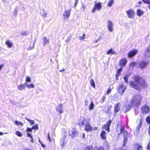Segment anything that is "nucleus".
Returning a JSON list of instances; mask_svg holds the SVG:
<instances>
[{
  "label": "nucleus",
  "mask_w": 150,
  "mask_h": 150,
  "mask_svg": "<svg viewBox=\"0 0 150 150\" xmlns=\"http://www.w3.org/2000/svg\"><path fill=\"white\" fill-rule=\"evenodd\" d=\"M85 130L86 131H91L93 130V127L89 124H87L85 125Z\"/></svg>",
  "instance_id": "a211bd4d"
},
{
  "label": "nucleus",
  "mask_w": 150,
  "mask_h": 150,
  "mask_svg": "<svg viewBox=\"0 0 150 150\" xmlns=\"http://www.w3.org/2000/svg\"><path fill=\"white\" fill-rule=\"evenodd\" d=\"M129 76L127 75H125L124 77V79L125 81V82L127 83L128 82V78Z\"/></svg>",
  "instance_id": "58836bf2"
},
{
  "label": "nucleus",
  "mask_w": 150,
  "mask_h": 150,
  "mask_svg": "<svg viewBox=\"0 0 150 150\" xmlns=\"http://www.w3.org/2000/svg\"><path fill=\"white\" fill-rule=\"evenodd\" d=\"M120 133H122L124 134V140L123 146H125L127 141L128 132H121Z\"/></svg>",
  "instance_id": "9d476101"
},
{
  "label": "nucleus",
  "mask_w": 150,
  "mask_h": 150,
  "mask_svg": "<svg viewBox=\"0 0 150 150\" xmlns=\"http://www.w3.org/2000/svg\"><path fill=\"white\" fill-rule=\"evenodd\" d=\"M84 119L83 118H81L79 120V125L80 126H81L84 124Z\"/></svg>",
  "instance_id": "c756f323"
},
{
  "label": "nucleus",
  "mask_w": 150,
  "mask_h": 150,
  "mask_svg": "<svg viewBox=\"0 0 150 150\" xmlns=\"http://www.w3.org/2000/svg\"><path fill=\"white\" fill-rule=\"evenodd\" d=\"M145 55L147 57L150 56V47H149L147 48Z\"/></svg>",
  "instance_id": "473e14b6"
},
{
  "label": "nucleus",
  "mask_w": 150,
  "mask_h": 150,
  "mask_svg": "<svg viewBox=\"0 0 150 150\" xmlns=\"http://www.w3.org/2000/svg\"><path fill=\"white\" fill-rule=\"evenodd\" d=\"M102 37L101 36H100L98 39V40H101Z\"/></svg>",
  "instance_id": "e2e57ef3"
},
{
  "label": "nucleus",
  "mask_w": 150,
  "mask_h": 150,
  "mask_svg": "<svg viewBox=\"0 0 150 150\" xmlns=\"http://www.w3.org/2000/svg\"><path fill=\"white\" fill-rule=\"evenodd\" d=\"M105 98V96H103V99H102V100H103V102L104 101Z\"/></svg>",
  "instance_id": "bf43d9fd"
},
{
  "label": "nucleus",
  "mask_w": 150,
  "mask_h": 150,
  "mask_svg": "<svg viewBox=\"0 0 150 150\" xmlns=\"http://www.w3.org/2000/svg\"><path fill=\"white\" fill-rule=\"evenodd\" d=\"M105 132H101L100 134L101 137L102 139L105 140L106 139Z\"/></svg>",
  "instance_id": "7c9ffc66"
},
{
  "label": "nucleus",
  "mask_w": 150,
  "mask_h": 150,
  "mask_svg": "<svg viewBox=\"0 0 150 150\" xmlns=\"http://www.w3.org/2000/svg\"><path fill=\"white\" fill-rule=\"evenodd\" d=\"M71 10L70 9L64 11L62 15L64 19H67L70 16Z\"/></svg>",
  "instance_id": "1a4fd4ad"
},
{
  "label": "nucleus",
  "mask_w": 150,
  "mask_h": 150,
  "mask_svg": "<svg viewBox=\"0 0 150 150\" xmlns=\"http://www.w3.org/2000/svg\"><path fill=\"white\" fill-rule=\"evenodd\" d=\"M122 67L120 68L117 71V73L116 74L115 76H116V78L117 80L118 79V77L119 76L121 72V71L122 70Z\"/></svg>",
  "instance_id": "a878e982"
},
{
  "label": "nucleus",
  "mask_w": 150,
  "mask_h": 150,
  "mask_svg": "<svg viewBox=\"0 0 150 150\" xmlns=\"http://www.w3.org/2000/svg\"><path fill=\"white\" fill-rule=\"evenodd\" d=\"M128 17L131 19L134 18L135 16V12L132 9H129L126 11Z\"/></svg>",
  "instance_id": "423d86ee"
},
{
  "label": "nucleus",
  "mask_w": 150,
  "mask_h": 150,
  "mask_svg": "<svg viewBox=\"0 0 150 150\" xmlns=\"http://www.w3.org/2000/svg\"><path fill=\"white\" fill-rule=\"evenodd\" d=\"M135 64L136 63L135 62H132L130 63L129 66L130 67H133L135 66Z\"/></svg>",
  "instance_id": "c03bdc74"
},
{
  "label": "nucleus",
  "mask_w": 150,
  "mask_h": 150,
  "mask_svg": "<svg viewBox=\"0 0 150 150\" xmlns=\"http://www.w3.org/2000/svg\"><path fill=\"white\" fill-rule=\"evenodd\" d=\"M107 54H116V52L113 51L112 49H111L108 50L106 52Z\"/></svg>",
  "instance_id": "c85d7f7f"
},
{
  "label": "nucleus",
  "mask_w": 150,
  "mask_h": 150,
  "mask_svg": "<svg viewBox=\"0 0 150 150\" xmlns=\"http://www.w3.org/2000/svg\"><path fill=\"white\" fill-rule=\"evenodd\" d=\"M132 104L131 103L130 104H129L126 105L125 107L123 108V110L125 113H126L132 107Z\"/></svg>",
  "instance_id": "dca6fc26"
},
{
  "label": "nucleus",
  "mask_w": 150,
  "mask_h": 150,
  "mask_svg": "<svg viewBox=\"0 0 150 150\" xmlns=\"http://www.w3.org/2000/svg\"><path fill=\"white\" fill-rule=\"evenodd\" d=\"M47 137L48 140L50 142L51 141V139L50 136V134L49 133H48L47 134Z\"/></svg>",
  "instance_id": "8fccbe9b"
},
{
  "label": "nucleus",
  "mask_w": 150,
  "mask_h": 150,
  "mask_svg": "<svg viewBox=\"0 0 150 150\" xmlns=\"http://www.w3.org/2000/svg\"><path fill=\"white\" fill-rule=\"evenodd\" d=\"M83 150H93V146L92 145L87 146L84 148Z\"/></svg>",
  "instance_id": "bb28decb"
},
{
  "label": "nucleus",
  "mask_w": 150,
  "mask_h": 150,
  "mask_svg": "<svg viewBox=\"0 0 150 150\" xmlns=\"http://www.w3.org/2000/svg\"><path fill=\"white\" fill-rule=\"evenodd\" d=\"M16 134L18 137H21L22 136V134L20 132H16Z\"/></svg>",
  "instance_id": "49530a36"
},
{
  "label": "nucleus",
  "mask_w": 150,
  "mask_h": 150,
  "mask_svg": "<svg viewBox=\"0 0 150 150\" xmlns=\"http://www.w3.org/2000/svg\"><path fill=\"white\" fill-rule=\"evenodd\" d=\"M118 92L122 95L125 91L126 86L124 85L123 83L119 84L118 86Z\"/></svg>",
  "instance_id": "20e7f679"
},
{
  "label": "nucleus",
  "mask_w": 150,
  "mask_h": 150,
  "mask_svg": "<svg viewBox=\"0 0 150 150\" xmlns=\"http://www.w3.org/2000/svg\"><path fill=\"white\" fill-rule=\"evenodd\" d=\"M127 61L125 58L122 59L120 60L119 65L120 66L123 67L126 64Z\"/></svg>",
  "instance_id": "aec40b11"
},
{
  "label": "nucleus",
  "mask_w": 150,
  "mask_h": 150,
  "mask_svg": "<svg viewBox=\"0 0 150 150\" xmlns=\"http://www.w3.org/2000/svg\"><path fill=\"white\" fill-rule=\"evenodd\" d=\"M113 150H127V149H123L121 147H119L115 148Z\"/></svg>",
  "instance_id": "a18cd8bd"
},
{
  "label": "nucleus",
  "mask_w": 150,
  "mask_h": 150,
  "mask_svg": "<svg viewBox=\"0 0 150 150\" xmlns=\"http://www.w3.org/2000/svg\"><path fill=\"white\" fill-rule=\"evenodd\" d=\"M33 129L35 130L38 129V125L36 124L33 126L31 128H28L27 129L26 131H31Z\"/></svg>",
  "instance_id": "f3484780"
},
{
  "label": "nucleus",
  "mask_w": 150,
  "mask_h": 150,
  "mask_svg": "<svg viewBox=\"0 0 150 150\" xmlns=\"http://www.w3.org/2000/svg\"><path fill=\"white\" fill-rule=\"evenodd\" d=\"M98 41H99V40H98L97 39V40H96L95 41V42H95V43H96V42H97Z\"/></svg>",
  "instance_id": "774afa93"
},
{
  "label": "nucleus",
  "mask_w": 150,
  "mask_h": 150,
  "mask_svg": "<svg viewBox=\"0 0 150 150\" xmlns=\"http://www.w3.org/2000/svg\"><path fill=\"white\" fill-rule=\"evenodd\" d=\"M147 149L148 150H150V140L147 144Z\"/></svg>",
  "instance_id": "3c124183"
},
{
  "label": "nucleus",
  "mask_w": 150,
  "mask_h": 150,
  "mask_svg": "<svg viewBox=\"0 0 150 150\" xmlns=\"http://www.w3.org/2000/svg\"><path fill=\"white\" fill-rule=\"evenodd\" d=\"M94 105L92 101H91V103L89 106V108L90 110H92L94 107Z\"/></svg>",
  "instance_id": "2f4dec72"
},
{
  "label": "nucleus",
  "mask_w": 150,
  "mask_h": 150,
  "mask_svg": "<svg viewBox=\"0 0 150 150\" xmlns=\"http://www.w3.org/2000/svg\"><path fill=\"white\" fill-rule=\"evenodd\" d=\"M97 127H96L94 128L93 129V130H94L95 131V130H97Z\"/></svg>",
  "instance_id": "69168bd1"
},
{
  "label": "nucleus",
  "mask_w": 150,
  "mask_h": 150,
  "mask_svg": "<svg viewBox=\"0 0 150 150\" xmlns=\"http://www.w3.org/2000/svg\"><path fill=\"white\" fill-rule=\"evenodd\" d=\"M88 101L86 100L85 101V105L86 106H87V105H88Z\"/></svg>",
  "instance_id": "4d7b16f0"
},
{
  "label": "nucleus",
  "mask_w": 150,
  "mask_h": 150,
  "mask_svg": "<svg viewBox=\"0 0 150 150\" xmlns=\"http://www.w3.org/2000/svg\"><path fill=\"white\" fill-rule=\"evenodd\" d=\"M25 84L26 85L27 87L29 88H33L34 87V86L33 83L29 84L28 83L25 82Z\"/></svg>",
  "instance_id": "cd10ccee"
},
{
  "label": "nucleus",
  "mask_w": 150,
  "mask_h": 150,
  "mask_svg": "<svg viewBox=\"0 0 150 150\" xmlns=\"http://www.w3.org/2000/svg\"><path fill=\"white\" fill-rule=\"evenodd\" d=\"M39 142L41 144V146L43 147V148H45L46 147L45 145L43 144L39 140Z\"/></svg>",
  "instance_id": "5fc2aeb1"
},
{
  "label": "nucleus",
  "mask_w": 150,
  "mask_h": 150,
  "mask_svg": "<svg viewBox=\"0 0 150 150\" xmlns=\"http://www.w3.org/2000/svg\"><path fill=\"white\" fill-rule=\"evenodd\" d=\"M114 0H109L107 3L108 6L110 7L113 4Z\"/></svg>",
  "instance_id": "72a5a7b5"
},
{
  "label": "nucleus",
  "mask_w": 150,
  "mask_h": 150,
  "mask_svg": "<svg viewBox=\"0 0 150 150\" xmlns=\"http://www.w3.org/2000/svg\"><path fill=\"white\" fill-rule=\"evenodd\" d=\"M25 119L28 121L29 122L31 125H33L35 124V122L34 121L30 120L27 117H26Z\"/></svg>",
  "instance_id": "f704fd0d"
},
{
  "label": "nucleus",
  "mask_w": 150,
  "mask_h": 150,
  "mask_svg": "<svg viewBox=\"0 0 150 150\" xmlns=\"http://www.w3.org/2000/svg\"><path fill=\"white\" fill-rule=\"evenodd\" d=\"M63 105L62 104L59 105L56 108V110L59 113L62 114L63 112V111L62 110Z\"/></svg>",
  "instance_id": "2eb2a0df"
},
{
  "label": "nucleus",
  "mask_w": 150,
  "mask_h": 150,
  "mask_svg": "<svg viewBox=\"0 0 150 150\" xmlns=\"http://www.w3.org/2000/svg\"><path fill=\"white\" fill-rule=\"evenodd\" d=\"M14 124L19 127L23 126L24 124L23 123L20 121L16 120L14 121Z\"/></svg>",
  "instance_id": "393cba45"
},
{
  "label": "nucleus",
  "mask_w": 150,
  "mask_h": 150,
  "mask_svg": "<svg viewBox=\"0 0 150 150\" xmlns=\"http://www.w3.org/2000/svg\"><path fill=\"white\" fill-rule=\"evenodd\" d=\"M111 123V121L110 120L108 121L106 125H105L103 126L102 128L105 129L106 130L108 131H109L110 126Z\"/></svg>",
  "instance_id": "f8f14e48"
},
{
  "label": "nucleus",
  "mask_w": 150,
  "mask_h": 150,
  "mask_svg": "<svg viewBox=\"0 0 150 150\" xmlns=\"http://www.w3.org/2000/svg\"><path fill=\"white\" fill-rule=\"evenodd\" d=\"M65 70V69H62V70H59V71H60V72H62V71H64Z\"/></svg>",
  "instance_id": "0e129e2a"
},
{
  "label": "nucleus",
  "mask_w": 150,
  "mask_h": 150,
  "mask_svg": "<svg viewBox=\"0 0 150 150\" xmlns=\"http://www.w3.org/2000/svg\"><path fill=\"white\" fill-rule=\"evenodd\" d=\"M133 81L130 82L131 86L132 88L138 91L141 90L142 88H147L148 84L146 80L142 77L135 75L133 76Z\"/></svg>",
  "instance_id": "f257e3e1"
},
{
  "label": "nucleus",
  "mask_w": 150,
  "mask_h": 150,
  "mask_svg": "<svg viewBox=\"0 0 150 150\" xmlns=\"http://www.w3.org/2000/svg\"><path fill=\"white\" fill-rule=\"evenodd\" d=\"M34 42H33V46H32L31 47H30V49H33L34 47Z\"/></svg>",
  "instance_id": "052dcab7"
},
{
  "label": "nucleus",
  "mask_w": 150,
  "mask_h": 150,
  "mask_svg": "<svg viewBox=\"0 0 150 150\" xmlns=\"http://www.w3.org/2000/svg\"><path fill=\"white\" fill-rule=\"evenodd\" d=\"M4 66V65L2 64L0 65V70H1L2 67Z\"/></svg>",
  "instance_id": "13d9d810"
},
{
  "label": "nucleus",
  "mask_w": 150,
  "mask_h": 150,
  "mask_svg": "<svg viewBox=\"0 0 150 150\" xmlns=\"http://www.w3.org/2000/svg\"><path fill=\"white\" fill-rule=\"evenodd\" d=\"M134 150H142V147L139 144L135 143L133 145Z\"/></svg>",
  "instance_id": "ddd939ff"
},
{
  "label": "nucleus",
  "mask_w": 150,
  "mask_h": 150,
  "mask_svg": "<svg viewBox=\"0 0 150 150\" xmlns=\"http://www.w3.org/2000/svg\"><path fill=\"white\" fill-rule=\"evenodd\" d=\"M101 8V5L100 3H96L94 6L92 10V12H94L96 10H100Z\"/></svg>",
  "instance_id": "6e6552de"
},
{
  "label": "nucleus",
  "mask_w": 150,
  "mask_h": 150,
  "mask_svg": "<svg viewBox=\"0 0 150 150\" xmlns=\"http://www.w3.org/2000/svg\"><path fill=\"white\" fill-rule=\"evenodd\" d=\"M31 78L30 77L26 76V81L25 82L28 83V82H30Z\"/></svg>",
  "instance_id": "ea45409f"
},
{
  "label": "nucleus",
  "mask_w": 150,
  "mask_h": 150,
  "mask_svg": "<svg viewBox=\"0 0 150 150\" xmlns=\"http://www.w3.org/2000/svg\"><path fill=\"white\" fill-rule=\"evenodd\" d=\"M79 0H75V2L74 4V6L75 7L77 5V4L79 1Z\"/></svg>",
  "instance_id": "603ef678"
},
{
  "label": "nucleus",
  "mask_w": 150,
  "mask_h": 150,
  "mask_svg": "<svg viewBox=\"0 0 150 150\" xmlns=\"http://www.w3.org/2000/svg\"><path fill=\"white\" fill-rule=\"evenodd\" d=\"M142 99L141 95L137 94L134 96L131 101V103L134 106L139 105L140 104Z\"/></svg>",
  "instance_id": "f03ea898"
},
{
  "label": "nucleus",
  "mask_w": 150,
  "mask_h": 150,
  "mask_svg": "<svg viewBox=\"0 0 150 150\" xmlns=\"http://www.w3.org/2000/svg\"><path fill=\"white\" fill-rule=\"evenodd\" d=\"M124 128L123 127H122L121 128V129H120V131H124Z\"/></svg>",
  "instance_id": "680f3d73"
},
{
  "label": "nucleus",
  "mask_w": 150,
  "mask_h": 150,
  "mask_svg": "<svg viewBox=\"0 0 150 150\" xmlns=\"http://www.w3.org/2000/svg\"><path fill=\"white\" fill-rule=\"evenodd\" d=\"M121 105V103H118L115 105L114 106V110L115 112L116 113L118 112L120 110V106Z\"/></svg>",
  "instance_id": "4468645a"
},
{
  "label": "nucleus",
  "mask_w": 150,
  "mask_h": 150,
  "mask_svg": "<svg viewBox=\"0 0 150 150\" xmlns=\"http://www.w3.org/2000/svg\"><path fill=\"white\" fill-rule=\"evenodd\" d=\"M43 45L44 46H45L49 42V39L48 38H47L46 37H45L43 38Z\"/></svg>",
  "instance_id": "4be33fe9"
},
{
  "label": "nucleus",
  "mask_w": 150,
  "mask_h": 150,
  "mask_svg": "<svg viewBox=\"0 0 150 150\" xmlns=\"http://www.w3.org/2000/svg\"><path fill=\"white\" fill-rule=\"evenodd\" d=\"M146 121L148 123H150V116H147L146 119Z\"/></svg>",
  "instance_id": "79ce46f5"
},
{
  "label": "nucleus",
  "mask_w": 150,
  "mask_h": 150,
  "mask_svg": "<svg viewBox=\"0 0 150 150\" xmlns=\"http://www.w3.org/2000/svg\"><path fill=\"white\" fill-rule=\"evenodd\" d=\"M148 60H143L139 62L138 64L139 67L142 70L147 66L149 64Z\"/></svg>",
  "instance_id": "7ed1b4c3"
},
{
  "label": "nucleus",
  "mask_w": 150,
  "mask_h": 150,
  "mask_svg": "<svg viewBox=\"0 0 150 150\" xmlns=\"http://www.w3.org/2000/svg\"><path fill=\"white\" fill-rule=\"evenodd\" d=\"M76 132H72V134L70 135L72 137H73L76 135Z\"/></svg>",
  "instance_id": "de8ad7c7"
},
{
  "label": "nucleus",
  "mask_w": 150,
  "mask_h": 150,
  "mask_svg": "<svg viewBox=\"0 0 150 150\" xmlns=\"http://www.w3.org/2000/svg\"><path fill=\"white\" fill-rule=\"evenodd\" d=\"M111 89H110V88H109L107 91V94H108V93H110L111 92Z\"/></svg>",
  "instance_id": "6e6d98bb"
},
{
  "label": "nucleus",
  "mask_w": 150,
  "mask_h": 150,
  "mask_svg": "<svg viewBox=\"0 0 150 150\" xmlns=\"http://www.w3.org/2000/svg\"><path fill=\"white\" fill-rule=\"evenodd\" d=\"M143 2L146 4H150V0H142Z\"/></svg>",
  "instance_id": "37998d69"
},
{
  "label": "nucleus",
  "mask_w": 150,
  "mask_h": 150,
  "mask_svg": "<svg viewBox=\"0 0 150 150\" xmlns=\"http://www.w3.org/2000/svg\"><path fill=\"white\" fill-rule=\"evenodd\" d=\"M107 27L108 31L110 32H112L113 31L114 24L110 20H108L107 21Z\"/></svg>",
  "instance_id": "39448f33"
},
{
  "label": "nucleus",
  "mask_w": 150,
  "mask_h": 150,
  "mask_svg": "<svg viewBox=\"0 0 150 150\" xmlns=\"http://www.w3.org/2000/svg\"><path fill=\"white\" fill-rule=\"evenodd\" d=\"M97 150H105V149L103 146H100L99 147Z\"/></svg>",
  "instance_id": "09e8293b"
},
{
  "label": "nucleus",
  "mask_w": 150,
  "mask_h": 150,
  "mask_svg": "<svg viewBox=\"0 0 150 150\" xmlns=\"http://www.w3.org/2000/svg\"><path fill=\"white\" fill-rule=\"evenodd\" d=\"M142 124V121L141 120H140V122L139 125L137 127V130L138 131L141 127Z\"/></svg>",
  "instance_id": "c9c22d12"
},
{
  "label": "nucleus",
  "mask_w": 150,
  "mask_h": 150,
  "mask_svg": "<svg viewBox=\"0 0 150 150\" xmlns=\"http://www.w3.org/2000/svg\"><path fill=\"white\" fill-rule=\"evenodd\" d=\"M144 13V12L139 9H138L137 10V14L139 16H140L143 15Z\"/></svg>",
  "instance_id": "5701e85b"
},
{
  "label": "nucleus",
  "mask_w": 150,
  "mask_h": 150,
  "mask_svg": "<svg viewBox=\"0 0 150 150\" xmlns=\"http://www.w3.org/2000/svg\"><path fill=\"white\" fill-rule=\"evenodd\" d=\"M86 6L85 5L83 4L82 6V9L83 11H84L86 8Z\"/></svg>",
  "instance_id": "864d4df0"
},
{
  "label": "nucleus",
  "mask_w": 150,
  "mask_h": 150,
  "mask_svg": "<svg viewBox=\"0 0 150 150\" xmlns=\"http://www.w3.org/2000/svg\"><path fill=\"white\" fill-rule=\"evenodd\" d=\"M22 35H26V33L25 32H23L22 33Z\"/></svg>",
  "instance_id": "338daca9"
},
{
  "label": "nucleus",
  "mask_w": 150,
  "mask_h": 150,
  "mask_svg": "<svg viewBox=\"0 0 150 150\" xmlns=\"http://www.w3.org/2000/svg\"><path fill=\"white\" fill-rule=\"evenodd\" d=\"M40 13L43 18L46 17L47 13L44 9H42L41 10Z\"/></svg>",
  "instance_id": "b1692460"
},
{
  "label": "nucleus",
  "mask_w": 150,
  "mask_h": 150,
  "mask_svg": "<svg viewBox=\"0 0 150 150\" xmlns=\"http://www.w3.org/2000/svg\"><path fill=\"white\" fill-rule=\"evenodd\" d=\"M90 82H91V85H92V86L94 88H95V82L94 81V80L93 79L91 80Z\"/></svg>",
  "instance_id": "4c0bfd02"
},
{
  "label": "nucleus",
  "mask_w": 150,
  "mask_h": 150,
  "mask_svg": "<svg viewBox=\"0 0 150 150\" xmlns=\"http://www.w3.org/2000/svg\"><path fill=\"white\" fill-rule=\"evenodd\" d=\"M137 52V50H133L129 52L128 54V57L131 58L135 55Z\"/></svg>",
  "instance_id": "9b49d317"
},
{
  "label": "nucleus",
  "mask_w": 150,
  "mask_h": 150,
  "mask_svg": "<svg viewBox=\"0 0 150 150\" xmlns=\"http://www.w3.org/2000/svg\"><path fill=\"white\" fill-rule=\"evenodd\" d=\"M5 43L8 48H11L13 45V43L9 40H6Z\"/></svg>",
  "instance_id": "6ab92c4d"
},
{
  "label": "nucleus",
  "mask_w": 150,
  "mask_h": 150,
  "mask_svg": "<svg viewBox=\"0 0 150 150\" xmlns=\"http://www.w3.org/2000/svg\"><path fill=\"white\" fill-rule=\"evenodd\" d=\"M141 110L143 114H146L149 111L150 107L147 105H145L142 107Z\"/></svg>",
  "instance_id": "0eeeda50"
},
{
  "label": "nucleus",
  "mask_w": 150,
  "mask_h": 150,
  "mask_svg": "<svg viewBox=\"0 0 150 150\" xmlns=\"http://www.w3.org/2000/svg\"><path fill=\"white\" fill-rule=\"evenodd\" d=\"M25 85L23 84H21L18 85L17 86V88L18 90L20 91L24 90L25 88Z\"/></svg>",
  "instance_id": "412c9836"
},
{
  "label": "nucleus",
  "mask_w": 150,
  "mask_h": 150,
  "mask_svg": "<svg viewBox=\"0 0 150 150\" xmlns=\"http://www.w3.org/2000/svg\"><path fill=\"white\" fill-rule=\"evenodd\" d=\"M27 137H30L31 139L30 142L32 143L33 142V139L32 136L31 135V134L28 133L27 134Z\"/></svg>",
  "instance_id": "e433bc0d"
},
{
  "label": "nucleus",
  "mask_w": 150,
  "mask_h": 150,
  "mask_svg": "<svg viewBox=\"0 0 150 150\" xmlns=\"http://www.w3.org/2000/svg\"><path fill=\"white\" fill-rule=\"evenodd\" d=\"M85 34L83 33L82 36H80L79 37V39L80 40L84 39L85 38Z\"/></svg>",
  "instance_id": "a19ab883"
}]
</instances>
